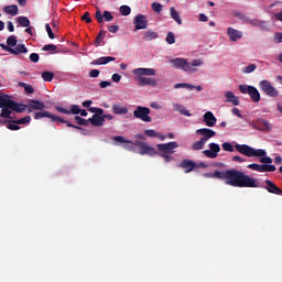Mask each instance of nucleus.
<instances>
[{
  "label": "nucleus",
  "mask_w": 282,
  "mask_h": 282,
  "mask_svg": "<svg viewBox=\"0 0 282 282\" xmlns=\"http://www.w3.org/2000/svg\"><path fill=\"white\" fill-rule=\"evenodd\" d=\"M204 177L223 180L227 186H232L234 188H259L260 186L257 178L237 169L216 170L214 173H205Z\"/></svg>",
  "instance_id": "1"
},
{
  "label": "nucleus",
  "mask_w": 282,
  "mask_h": 282,
  "mask_svg": "<svg viewBox=\"0 0 282 282\" xmlns=\"http://www.w3.org/2000/svg\"><path fill=\"white\" fill-rule=\"evenodd\" d=\"M0 118H12V111L15 113H23L24 111H29L28 104H19L12 99L8 95H0Z\"/></svg>",
  "instance_id": "2"
},
{
  "label": "nucleus",
  "mask_w": 282,
  "mask_h": 282,
  "mask_svg": "<svg viewBox=\"0 0 282 282\" xmlns=\"http://www.w3.org/2000/svg\"><path fill=\"white\" fill-rule=\"evenodd\" d=\"M236 151L241 153V155H246L247 158H260L261 164H272V158L265 156L268 152L263 149H254L248 144H239L235 145Z\"/></svg>",
  "instance_id": "3"
},
{
  "label": "nucleus",
  "mask_w": 282,
  "mask_h": 282,
  "mask_svg": "<svg viewBox=\"0 0 282 282\" xmlns=\"http://www.w3.org/2000/svg\"><path fill=\"white\" fill-rule=\"evenodd\" d=\"M132 74L137 76L135 80L139 87H147V85H150V87H158V80L155 78L144 77V76H155L154 68H134L132 70Z\"/></svg>",
  "instance_id": "4"
},
{
  "label": "nucleus",
  "mask_w": 282,
  "mask_h": 282,
  "mask_svg": "<svg viewBox=\"0 0 282 282\" xmlns=\"http://www.w3.org/2000/svg\"><path fill=\"white\" fill-rule=\"evenodd\" d=\"M133 116L138 120H142V122H153L151 118V109L149 107L138 106L134 111Z\"/></svg>",
  "instance_id": "5"
},
{
  "label": "nucleus",
  "mask_w": 282,
  "mask_h": 282,
  "mask_svg": "<svg viewBox=\"0 0 282 282\" xmlns=\"http://www.w3.org/2000/svg\"><path fill=\"white\" fill-rule=\"evenodd\" d=\"M171 63L173 67H175L176 69H182V72H188L189 74H195V72H197V69L191 66V63H188V59L177 57V58L171 59Z\"/></svg>",
  "instance_id": "6"
},
{
  "label": "nucleus",
  "mask_w": 282,
  "mask_h": 282,
  "mask_svg": "<svg viewBox=\"0 0 282 282\" xmlns=\"http://www.w3.org/2000/svg\"><path fill=\"white\" fill-rule=\"evenodd\" d=\"M239 91H240V94H248L250 96L252 102H259L261 100V94L254 86L240 85Z\"/></svg>",
  "instance_id": "7"
},
{
  "label": "nucleus",
  "mask_w": 282,
  "mask_h": 282,
  "mask_svg": "<svg viewBox=\"0 0 282 282\" xmlns=\"http://www.w3.org/2000/svg\"><path fill=\"white\" fill-rule=\"evenodd\" d=\"M259 88L265 94V96H269V98H278L279 90L272 86V84L268 79H263L259 83Z\"/></svg>",
  "instance_id": "8"
},
{
  "label": "nucleus",
  "mask_w": 282,
  "mask_h": 282,
  "mask_svg": "<svg viewBox=\"0 0 282 282\" xmlns=\"http://www.w3.org/2000/svg\"><path fill=\"white\" fill-rule=\"evenodd\" d=\"M180 144H177V141H171L169 143H159L156 144V149L159 153L163 154H173L175 153V149H178Z\"/></svg>",
  "instance_id": "9"
},
{
  "label": "nucleus",
  "mask_w": 282,
  "mask_h": 282,
  "mask_svg": "<svg viewBox=\"0 0 282 282\" xmlns=\"http://www.w3.org/2000/svg\"><path fill=\"white\" fill-rule=\"evenodd\" d=\"M209 150H204L203 154L205 158H209V160H215L217 155H219V151H221V147L218 143L212 142L208 144Z\"/></svg>",
  "instance_id": "10"
},
{
  "label": "nucleus",
  "mask_w": 282,
  "mask_h": 282,
  "mask_svg": "<svg viewBox=\"0 0 282 282\" xmlns=\"http://www.w3.org/2000/svg\"><path fill=\"white\" fill-rule=\"evenodd\" d=\"M196 133L197 135H202L200 140H203L205 144L210 140V138H215V135H217V132L209 128L198 129L196 130Z\"/></svg>",
  "instance_id": "11"
},
{
  "label": "nucleus",
  "mask_w": 282,
  "mask_h": 282,
  "mask_svg": "<svg viewBox=\"0 0 282 282\" xmlns=\"http://www.w3.org/2000/svg\"><path fill=\"white\" fill-rule=\"evenodd\" d=\"M29 113L32 111H43L45 109V102L36 99H31L28 104Z\"/></svg>",
  "instance_id": "12"
},
{
  "label": "nucleus",
  "mask_w": 282,
  "mask_h": 282,
  "mask_svg": "<svg viewBox=\"0 0 282 282\" xmlns=\"http://www.w3.org/2000/svg\"><path fill=\"white\" fill-rule=\"evenodd\" d=\"M55 109L59 113H65L66 116H69L70 113H73V116H78V113H80V106L78 105H72L70 110L61 106H55Z\"/></svg>",
  "instance_id": "13"
},
{
  "label": "nucleus",
  "mask_w": 282,
  "mask_h": 282,
  "mask_svg": "<svg viewBox=\"0 0 282 282\" xmlns=\"http://www.w3.org/2000/svg\"><path fill=\"white\" fill-rule=\"evenodd\" d=\"M139 154L140 155H150L151 158L158 155V150H155V148L149 145V143H143L140 148H139Z\"/></svg>",
  "instance_id": "14"
},
{
  "label": "nucleus",
  "mask_w": 282,
  "mask_h": 282,
  "mask_svg": "<svg viewBox=\"0 0 282 282\" xmlns=\"http://www.w3.org/2000/svg\"><path fill=\"white\" fill-rule=\"evenodd\" d=\"M133 23H134L135 30H147V25L149 21L147 20L145 15L137 14L133 20Z\"/></svg>",
  "instance_id": "15"
},
{
  "label": "nucleus",
  "mask_w": 282,
  "mask_h": 282,
  "mask_svg": "<svg viewBox=\"0 0 282 282\" xmlns=\"http://www.w3.org/2000/svg\"><path fill=\"white\" fill-rule=\"evenodd\" d=\"M95 19H97L98 23H102V21H107L109 23L110 21H113V14L109 11H104V13L100 10H97L95 13Z\"/></svg>",
  "instance_id": "16"
},
{
  "label": "nucleus",
  "mask_w": 282,
  "mask_h": 282,
  "mask_svg": "<svg viewBox=\"0 0 282 282\" xmlns=\"http://www.w3.org/2000/svg\"><path fill=\"white\" fill-rule=\"evenodd\" d=\"M180 169H184V173H191L197 169V163L193 160L185 159L180 163Z\"/></svg>",
  "instance_id": "17"
},
{
  "label": "nucleus",
  "mask_w": 282,
  "mask_h": 282,
  "mask_svg": "<svg viewBox=\"0 0 282 282\" xmlns=\"http://www.w3.org/2000/svg\"><path fill=\"white\" fill-rule=\"evenodd\" d=\"M264 184V188L265 191H268V193H271L272 195H282V189L276 186V184H274L272 181L265 180Z\"/></svg>",
  "instance_id": "18"
},
{
  "label": "nucleus",
  "mask_w": 282,
  "mask_h": 282,
  "mask_svg": "<svg viewBox=\"0 0 282 282\" xmlns=\"http://www.w3.org/2000/svg\"><path fill=\"white\" fill-rule=\"evenodd\" d=\"M227 34L229 36V40L236 43V41H239V39H243V32L234 29L232 26H229L227 29Z\"/></svg>",
  "instance_id": "19"
},
{
  "label": "nucleus",
  "mask_w": 282,
  "mask_h": 282,
  "mask_svg": "<svg viewBox=\"0 0 282 282\" xmlns=\"http://www.w3.org/2000/svg\"><path fill=\"white\" fill-rule=\"evenodd\" d=\"M51 120H52V122H61L62 124H66L67 127L72 128V129H78L79 131L83 130V127L76 126V124L63 119V117H58L53 113H51Z\"/></svg>",
  "instance_id": "20"
},
{
  "label": "nucleus",
  "mask_w": 282,
  "mask_h": 282,
  "mask_svg": "<svg viewBox=\"0 0 282 282\" xmlns=\"http://www.w3.org/2000/svg\"><path fill=\"white\" fill-rule=\"evenodd\" d=\"M203 122H205L206 127H215L217 124V117L212 111H207L203 116Z\"/></svg>",
  "instance_id": "21"
},
{
  "label": "nucleus",
  "mask_w": 282,
  "mask_h": 282,
  "mask_svg": "<svg viewBox=\"0 0 282 282\" xmlns=\"http://www.w3.org/2000/svg\"><path fill=\"white\" fill-rule=\"evenodd\" d=\"M88 121L90 122V124H93V127H102V124H105V117L104 115H93V117L89 118Z\"/></svg>",
  "instance_id": "22"
},
{
  "label": "nucleus",
  "mask_w": 282,
  "mask_h": 282,
  "mask_svg": "<svg viewBox=\"0 0 282 282\" xmlns=\"http://www.w3.org/2000/svg\"><path fill=\"white\" fill-rule=\"evenodd\" d=\"M112 113H116L117 116H127V113H129V108H127V106L115 104L112 105Z\"/></svg>",
  "instance_id": "23"
},
{
  "label": "nucleus",
  "mask_w": 282,
  "mask_h": 282,
  "mask_svg": "<svg viewBox=\"0 0 282 282\" xmlns=\"http://www.w3.org/2000/svg\"><path fill=\"white\" fill-rule=\"evenodd\" d=\"M9 53L14 56H19V54H28V47L24 44H18L14 48H9Z\"/></svg>",
  "instance_id": "24"
},
{
  "label": "nucleus",
  "mask_w": 282,
  "mask_h": 282,
  "mask_svg": "<svg viewBox=\"0 0 282 282\" xmlns=\"http://www.w3.org/2000/svg\"><path fill=\"white\" fill-rule=\"evenodd\" d=\"M113 61H116V57L104 56L93 61L90 65H107L108 63H111Z\"/></svg>",
  "instance_id": "25"
},
{
  "label": "nucleus",
  "mask_w": 282,
  "mask_h": 282,
  "mask_svg": "<svg viewBox=\"0 0 282 282\" xmlns=\"http://www.w3.org/2000/svg\"><path fill=\"white\" fill-rule=\"evenodd\" d=\"M247 169H250L251 171H258V173H268V164H257V163H251L247 165Z\"/></svg>",
  "instance_id": "26"
},
{
  "label": "nucleus",
  "mask_w": 282,
  "mask_h": 282,
  "mask_svg": "<svg viewBox=\"0 0 282 282\" xmlns=\"http://www.w3.org/2000/svg\"><path fill=\"white\" fill-rule=\"evenodd\" d=\"M225 96L227 98V102H232L235 107H238L239 97L235 96V93L228 90L225 93Z\"/></svg>",
  "instance_id": "27"
},
{
  "label": "nucleus",
  "mask_w": 282,
  "mask_h": 282,
  "mask_svg": "<svg viewBox=\"0 0 282 282\" xmlns=\"http://www.w3.org/2000/svg\"><path fill=\"white\" fill-rule=\"evenodd\" d=\"M174 111H177L182 116H186L187 118H191V112L186 110V108L180 104H173Z\"/></svg>",
  "instance_id": "28"
},
{
  "label": "nucleus",
  "mask_w": 282,
  "mask_h": 282,
  "mask_svg": "<svg viewBox=\"0 0 282 282\" xmlns=\"http://www.w3.org/2000/svg\"><path fill=\"white\" fill-rule=\"evenodd\" d=\"M3 10L7 14H11V17H17V14H19V7L15 4L7 6Z\"/></svg>",
  "instance_id": "29"
},
{
  "label": "nucleus",
  "mask_w": 282,
  "mask_h": 282,
  "mask_svg": "<svg viewBox=\"0 0 282 282\" xmlns=\"http://www.w3.org/2000/svg\"><path fill=\"white\" fill-rule=\"evenodd\" d=\"M170 15L171 19L177 23V25H182V18H180V13L175 10V7L170 8Z\"/></svg>",
  "instance_id": "30"
},
{
  "label": "nucleus",
  "mask_w": 282,
  "mask_h": 282,
  "mask_svg": "<svg viewBox=\"0 0 282 282\" xmlns=\"http://www.w3.org/2000/svg\"><path fill=\"white\" fill-rule=\"evenodd\" d=\"M159 34L158 32L148 30L143 33V41H154V39H158Z\"/></svg>",
  "instance_id": "31"
},
{
  "label": "nucleus",
  "mask_w": 282,
  "mask_h": 282,
  "mask_svg": "<svg viewBox=\"0 0 282 282\" xmlns=\"http://www.w3.org/2000/svg\"><path fill=\"white\" fill-rule=\"evenodd\" d=\"M17 21L21 28H30V19L28 17L20 15Z\"/></svg>",
  "instance_id": "32"
},
{
  "label": "nucleus",
  "mask_w": 282,
  "mask_h": 282,
  "mask_svg": "<svg viewBox=\"0 0 282 282\" xmlns=\"http://www.w3.org/2000/svg\"><path fill=\"white\" fill-rule=\"evenodd\" d=\"M34 120H41V118H52V112L50 111H40V112H35L33 115Z\"/></svg>",
  "instance_id": "33"
},
{
  "label": "nucleus",
  "mask_w": 282,
  "mask_h": 282,
  "mask_svg": "<svg viewBox=\"0 0 282 282\" xmlns=\"http://www.w3.org/2000/svg\"><path fill=\"white\" fill-rule=\"evenodd\" d=\"M206 145L205 141L199 139L198 141L192 143V151H202Z\"/></svg>",
  "instance_id": "34"
},
{
  "label": "nucleus",
  "mask_w": 282,
  "mask_h": 282,
  "mask_svg": "<svg viewBox=\"0 0 282 282\" xmlns=\"http://www.w3.org/2000/svg\"><path fill=\"white\" fill-rule=\"evenodd\" d=\"M19 87H22L25 91V94H34V87L30 84H25L23 82H19Z\"/></svg>",
  "instance_id": "35"
},
{
  "label": "nucleus",
  "mask_w": 282,
  "mask_h": 282,
  "mask_svg": "<svg viewBox=\"0 0 282 282\" xmlns=\"http://www.w3.org/2000/svg\"><path fill=\"white\" fill-rule=\"evenodd\" d=\"M106 35H107V31H105V30H101L98 33V35H97V37L95 40L96 47H100V43H102V39H105Z\"/></svg>",
  "instance_id": "36"
},
{
  "label": "nucleus",
  "mask_w": 282,
  "mask_h": 282,
  "mask_svg": "<svg viewBox=\"0 0 282 282\" xmlns=\"http://www.w3.org/2000/svg\"><path fill=\"white\" fill-rule=\"evenodd\" d=\"M74 120L80 127H87L89 124V119H85V118H83L80 116H75Z\"/></svg>",
  "instance_id": "37"
},
{
  "label": "nucleus",
  "mask_w": 282,
  "mask_h": 282,
  "mask_svg": "<svg viewBox=\"0 0 282 282\" xmlns=\"http://www.w3.org/2000/svg\"><path fill=\"white\" fill-rule=\"evenodd\" d=\"M174 89H195V86L186 83H178L174 85Z\"/></svg>",
  "instance_id": "38"
},
{
  "label": "nucleus",
  "mask_w": 282,
  "mask_h": 282,
  "mask_svg": "<svg viewBox=\"0 0 282 282\" xmlns=\"http://www.w3.org/2000/svg\"><path fill=\"white\" fill-rule=\"evenodd\" d=\"M119 12L122 17H129V14H131V7L129 6H121L119 8Z\"/></svg>",
  "instance_id": "39"
},
{
  "label": "nucleus",
  "mask_w": 282,
  "mask_h": 282,
  "mask_svg": "<svg viewBox=\"0 0 282 282\" xmlns=\"http://www.w3.org/2000/svg\"><path fill=\"white\" fill-rule=\"evenodd\" d=\"M42 78H43V80H45V83H52V80H54V73L44 72V73H42Z\"/></svg>",
  "instance_id": "40"
},
{
  "label": "nucleus",
  "mask_w": 282,
  "mask_h": 282,
  "mask_svg": "<svg viewBox=\"0 0 282 282\" xmlns=\"http://www.w3.org/2000/svg\"><path fill=\"white\" fill-rule=\"evenodd\" d=\"M13 122H14V124H30V122H32V117L25 116L24 118L14 120Z\"/></svg>",
  "instance_id": "41"
},
{
  "label": "nucleus",
  "mask_w": 282,
  "mask_h": 282,
  "mask_svg": "<svg viewBox=\"0 0 282 282\" xmlns=\"http://www.w3.org/2000/svg\"><path fill=\"white\" fill-rule=\"evenodd\" d=\"M17 43H18V41H17V36L15 35H11V36H9L8 39H7V45L9 46V47H17Z\"/></svg>",
  "instance_id": "42"
},
{
  "label": "nucleus",
  "mask_w": 282,
  "mask_h": 282,
  "mask_svg": "<svg viewBox=\"0 0 282 282\" xmlns=\"http://www.w3.org/2000/svg\"><path fill=\"white\" fill-rule=\"evenodd\" d=\"M151 8L153 12H156V14H160L163 10L162 3H159V2H152Z\"/></svg>",
  "instance_id": "43"
},
{
  "label": "nucleus",
  "mask_w": 282,
  "mask_h": 282,
  "mask_svg": "<svg viewBox=\"0 0 282 282\" xmlns=\"http://www.w3.org/2000/svg\"><path fill=\"white\" fill-rule=\"evenodd\" d=\"M221 147H223L224 151H228L229 153L235 152V145H232V143H230V142H225L221 144Z\"/></svg>",
  "instance_id": "44"
},
{
  "label": "nucleus",
  "mask_w": 282,
  "mask_h": 282,
  "mask_svg": "<svg viewBox=\"0 0 282 282\" xmlns=\"http://www.w3.org/2000/svg\"><path fill=\"white\" fill-rule=\"evenodd\" d=\"M235 17H237V19L242 21V23H247L248 24V21H250V18H248V15H246L245 13H241V12L235 13Z\"/></svg>",
  "instance_id": "45"
},
{
  "label": "nucleus",
  "mask_w": 282,
  "mask_h": 282,
  "mask_svg": "<svg viewBox=\"0 0 282 282\" xmlns=\"http://www.w3.org/2000/svg\"><path fill=\"white\" fill-rule=\"evenodd\" d=\"M58 47L54 44H46L43 46L42 52H56Z\"/></svg>",
  "instance_id": "46"
},
{
  "label": "nucleus",
  "mask_w": 282,
  "mask_h": 282,
  "mask_svg": "<svg viewBox=\"0 0 282 282\" xmlns=\"http://www.w3.org/2000/svg\"><path fill=\"white\" fill-rule=\"evenodd\" d=\"M7 129H10V131H19L21 127H19V123H14V121L8 122L6 124Z\"/></svg>",
  "instance_id": "47"
},
{
  "label": "nucleus",
  "mask_w": 282,
  "mask_h": 282,
  "mask_svg": "<svg viewBox=\"0 0 282 282\" xmlns=\"http://www.w3.org/2000/svg\"><path fill=\"white\" fill-rule=\"evenodd\" d=\"M165 41L169 45H173L175 43V34L173 32H169Z\"/></svg>",
  "instance_id": "48"
},
{
  "label": "nucleus",
  "mask_w": 282,
  "mask_h": 282,
  "mask_svg": "<svg viewBox=\"0 0 282 282\" xmlns=\"http://www.w3.org/2000/svg\"><path fill=\"white\" fill-rule=\"evenodd\" d=\"M113 141L122 142L124 144H133V141H129V140L124 139V137H120V135L113 137Z\"/></svg>",
  "instance_id": "49"
},
{
  "label": "nucleus",
  "mask_w": 282,
  "mask_h": 282,
  "mask_svg": "<svg viewBox=\"0 0 282 282\" xmlns=\"http://www.w3.org/2000/svg\"><path fill=\"white\" fill-rule=\"evenodd\" d=\"M261 127L264 131H272V123H270V121L262 120Z\"/></svg>",
  "instance_id": "50"
},
{
  "label": "nucleus",
  "mask_w": 282,
  "mask_h": 282,
  "mask_svg": "<svg viewBox=\"0 0 282 282\" xmlns=\"http://www.w3.org/2000/svg\"><path fill=\"white\" fill-rule=\"evenodd\" d=\"M88 111L90 113H95V115H102V113H105V110H102V108H97V107H90V108H88Z\"/></svg>",
  "instance_id": "51"
},
{
  "label": "nucleus",
  "mask_w": 282,
  "mask_h": 282,
  "mask_svg": "<svg viewBox=\"0 0 282 282\" xmlns=\"http://www.w3.org/2000/svg\"><path fill=\"white\" fill-rule=\"evenodd\" d=\"M144 135L148 138H155L158 135V132L153 129H149L144 131Z\"/></svg>",
  "instance_id": "52"
},
{
  "label": "nucleus",
  "mask_w": 282,
  "mask_h": 282,
  "mask_svg": "<svg viewBox=\"0 0 282 282\" xmlns=\"http://www.w3.org/2000/svg\"><path fill=\"white\" fill-rule=\"evenodd\" d=\"M191 67H202V65H204V61L202 59H193L192 63L189 64Z\"/></svg>",
  "instance_id": "53"
},
{
  "label": "nucleus",
  "mask_w": 282,
  "mask_h": 282,
  "mask_svg": "<svg viewBox=\"0 0 282 282\" xmlns=\"http://www.w3.org/2000/svg\"><path fill=\"white\" fill-rule=\"evenodd\" d=\"M45 29H46V32H47V35L51 40H54L55 39V35H54V31H52V26H50V24H45Z\"/></svg>",
  "instance_id": "54"
},
{
  "label": "nucleus",
  "mask_w": 282,
  "mask_h": 282,
  "mask_svg": "<svg viewBox=\"0 0 282 282\" xmlns=\"http://www.w3.org/2000/svg\"><path fill=\"white\" fill-rule=\"evenodd\" d=\"M273 41H274V43H278V44L282 43V33L281 32L274 33Z\"/></svg>",
  "instance_id": "55"
},
{
  "label": "nucleus",
  "mask_w": 282,
  "mask_h": 282,
  "mask_svg": "<svg viewBox=\"0 0 282 282\" xmlns=\"http://www.w3.org/2000/svg\"><path fill=\"white\" fill-rule=\"evenodd\" d=\"M156 155H160V158H163L164 162H171L173 160V156H171V154H163V153H159Z\"/></svg>",
  "instance_id": "56"
},
{
  "label": "nucleus",
  "mask_w": 282,
  "mask_h": 282,
  "mask_svg": "<svg viewBox=\"0 0 282 282\" xmlns=\"http://www.w3.org/2000/svg\"><path fill=\"white\" fill-rule=\"evenodd\" d=\"M254 69H257V65H254V64L248 65L245 68V74H252V72H254Z\"/></svg>",
  "instance_id": "57"
},
{
  "label": "nucleus",
  "mask_w": 282,
  "mask_h": 282,
  "mask_svg": "<svg viewBox=\"0 0 282 282\" xmlns=\"http://www.w3.org/2000/svg\"><path fill=\"white\" fill-rule=\"evenodd\" d=\"M99 76H100V70H98V69H91L89 72V77L90 78H98Z\"/></svg>",
  "instance_id": "58"
},
{
  "label": "nucleus",
  "mask_w": 282,
  "mask_h": 282,
  "mask_svg": "<svg viewBox=\"0 0 282 282\" xmlns=\"http://www.w3.org/2000/svg\"><path fill=\"white\" fill-rule=\"evenodd\" d=\"M99 87H101V89H107V87H111V82L102 80L99 83Z\"/></svg>",
  "instance_id": "59"
},
{
  "label": "nucleus",
  "mask_w": 282,
  "mask_h": 282,
  "mask_svg": "<svg viewBox=\"0 0 282 282\" xmlns=\"http://www.w3.org/2000/svg\"><path fill=\"white\" fill-rule=\"evenodd\" d=\"M82 21H86L87 23H91V18L89 17V11H86L82 17Z\"/></svg>",
  "instance_id": "60"
},
{
  "label": "nucleus",
  "mask_w": 282,
  "mask_h": 282,
  "mask_svg": "<svg viewBox=\"0 0 282 282\" xmlns=\"http://www.w3.org/2000/svg\"><path fill=\"white\" fill-rule=\"evenodd\" d=\"M198 21H200L202 23H207L208 21V15L204 14V13H199L198 15Z\"/></svg>",
  "instance_id": "61"
},
{
  "label": "nucleus",
  "mask_w": 282,
  "mask_h": 282,
  "mask_svg": "<svg viewBox=\"0 0 282 282\" xmlns=\"http://www.w3.org/2000/svg\"><path fill=\"white\" fill-rule=\"evenodd\" d=\"M29 58H30L31 63H36L39 61L40 56L37 53H32Z\"/></svg>",
  "instance_id": "62"
},
{
  "label": "nucleus",
  "mask_w": 282,
  "mask_h": 282,
  "mask_svg": "<svg viewBox=\"0 0 282 282\" xmlns=\"http://www.w3.org/2000/svg\"><path fill=\"white\" fill-rule=\"evenodd\" d=\"M120 30V26L118 25H110L108 26V32H111L112 34H116Z\"/></svg>",
  "instance_id": "63"
},
{
  "label": "nucleus",
  "mask_w": 282,
  "mask_h": 282,
  "mask_svg": "<svg viewBox=\"0 0 282 282\" xmlns=\"http://www.w3.org/2000/svg\"><path fill=\"white\" fill-rule=\"evenodd\" d=\"M7 30H9V32H14V23H12V21L7 22Z\"/></svg>",
  "instance_id": "64"
}]
</instances>
